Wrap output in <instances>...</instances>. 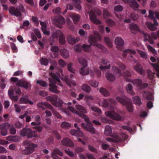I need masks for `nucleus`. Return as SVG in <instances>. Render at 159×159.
<instances>
[{"instance_id": "obj_1", "label": "nucleus", "mask_w": 159, "mask_h": 159, "mask_svg": "<svg viewBox=\"0 0 159 159\" xmlns=\"http://www.w3.org/2000/svg\"><path fill=\"white\" fill-rule=\"evenodd\" d=\"M77 110L79 112L77 111L76 109L72 107H68L67 109L66 108H62V110L65 113L68 115H69L70 114V112L68 110H69L72 112L76 114H78L80 116L83 118L85 121L88 124L83 123L81 124V125L86 130L88 131L92 134H94L95 133V129L92 126L93 124L89 120V117L84 113H87V111L84 107L80 105H76L75 106Z\"/></svg>"}, {"instance_id": "obj_2", "label": "nucleus", "mask_w": 159, "mask_h": 159, "mask_svg": "<svg viewBox=\"0 0 159 159\" xmlns=\"http://www.w3.org/2000/svg\"><path fill=\"white\" fill-rule=\"evenodd\" d=\"M109 101L112 104H115L116 103L115 99L113 98H109L108 100L107 99H104L103 100L102 106L105 107H107L110 106L111 109V110L105 111V114L107 116L110 117L112 120H120L121 119L120 116L115 111L116 108L111 104H110Z\"/></svg>"}, {"instance_id": "obj_3", "label": "nucleus", "mask_w": 159, "mask_h": 159, "mask_svg": "<svg viewBox=\"0 0 159 159\" xmlns=\"http://www.w3.org/2000/svg\"><path fill=\"white\" fill-rule=\"evenodd\" d=\"M50 74L52 77L53 79L51 78L49 79V82H50L49 84V90L54 93H58V91L57 89V87L55 84L56 82H57L58 83V84L60 86H62V84L61 83L60 80L57 76L52 73H51Z\"/></svg>"}, {"instance_id": "obj_4", "label": "nucleus", "mask_w": 159, "mask_h": 159, "mask_svg": "<svg viewBox=\"0 0 159 159\" xmlns=\"http://www.w3.org/2000/svg\"><path fill=\"white\" fill-rule=\"evenodd\" d=\"M97 39L96 37L93 36H91L89 40L90 45L84 44L82 46L83 50L87 52H90L91 51V45L96 46L97 47L102 48V46L97 43Z\"/></svg>"}, {"instance_id": "obj_5", "label": "nucleus", "mask_w": 159, "mask_h": 159, "mask_svg": "<svg viewBox=\"0 0 159 159\" xmlns=\"http://www.w3.org/2000/svg\"><path fill=\"white\" fill-rule=\"evenodd\" d=\"M79 61L80 63L83 66L80 70V74L83 75H84L90 73L92 77H94V72H92L91 70L89 71V70L85 69V67L87 66V61L83 58H80L79 59Z\"/></svg>"}, {"instance_id": "obj_6", "label": "nucleus", "mask_w": 159, "mask_h": 159, "mask_svg": "<svg viewBox=\"0 0 159 159\" xmlns=\"http://www.w3.org/2000/svg\"><path fill=\"white\" fill-rule=\"evenodd\" d=\"M117 100L122 105L125 106L127 110L130 112H132L134 110L133 106L131 101L126 98H122L119 97L116 98Z\"/></svg>"}, {"instance_id": "obj_7", "label": "nucleus", "mask_w": 159, "mask_h": 159, "mask_svg": "<svg viewBox=\"0 0 159 159\" xmlns=\"http://www.w3.org/2000/svg\"><path fill=\"white\" fill-rule=\"evenodd\" d=\"M20 134L22 136H27L28 138L39 137L36 131H32L30 128H24L21 131Z\"/></svg>"}, {"instance_id": "obj_8", "label": "nucleus", "mask_w": 159, "mask_h": 159, "mask_svg": "<svg viewBox=\"0 0 159 159\" xmlns=\"http://www.w3.org/2000/svg\"><path fill=\"white\" fill-rule=\"evenodd\" d=\"M25 145L28 147H25V148L22 151V154L25 155H28L32 153L34 150V148L37 146V145L31 143L28 140H26L23 142Z\"/></svg>"}, {"instance_id": "obj_9", "label": "nucleus", "mask_w": 159, "mask_h": 159, "mask_svg": "<svg viewBox=\"0 0 159 159\" xmlns=\"http://www.w3.org/2000/svg\"><path fill=\"white\" fill-rule=\"evenodd\" d=\"M95 12L90 11L89 13V18L91 22L96 24H99L101 23L100 20L97 18L96 13L98 15H100L102 14L101 11L98 9L95 10Z\"/></svg>"}, {"instance_id": "obj_10", "label": "nucleus", "mask_w": 159, "mask_h": 159, "mask_svg": "<svg viewBox=\"0 0 159 159\" xmlns=\"http://www.w3.org/2000/svg\"><path fill=\"white\" fill-rule=\"evenodd\" d=\"M53 38H59V43L61 44H64L65 43V39L62 32L59 30H56V32H53L52 35Z\"/></svg>"}, {"instance_id": "obj_11", "label": "nucleus", "mask_w": 159, "mask_h": 159, "mask_svg": "<svg viewBox=\"0 0 159 159\" xmlns=\"http://www.w3.org/2000/svg\"><path fill=\"white\" fill-rule=\"evenodd\" d=\"M57 97L53 98L49 96L46 97V99L48 101H50L53 105L56 107H61L62 104L63 103V102L62 101H60L59 102H57Z\"/></svg>"}, {"instance_id": "obj_12", "label": "nucleus", "mask_w": 159, "mask_h": 159, "mask_svg": "<svg viewBox=\"0 0 159 159\" xmlns=\"http://www.w3.org/2000/svg\"><path fill=\"white\" fill-rule=\"evenodd\" d=\"M143 34L144 37V41H148L151 44H152L154 43L152 38L156 39L157 38L156 35L154 34H152L151 36L148 34L144 33H143Z\"/></svg>"}, {"instance_id": "obj_13", "label": "nucleus", "mask_w": 159, "mask_h": 159, "mask_svg": "<svg viewBox=\"0 0 159 159\" xmlns=\"http://www.w3.org/2000/svg\"><path fill=\"white\" fill-rule=\"evenodd\" d=\"M75 127L77 129H72L70 131V134L73 135L77 136H81L83 135L82 132L80 130V128H79L77 125V124L75 123L74 125Z\"/></svg>"}, {"instance_id": "obj_14", "label": "nucleus", "mask_w": 159, "mask_h": 159, "mask_svg": "<svg viewBox=\"0 0 159 159\" xmlns=\"http://www.w3.org/2000/svg\"><path fill=\"white\" fill-rule=\"evenodd\" d=\"M53 22L58 28H61L62 27L61 25L65 23V20L63 17L60 16L54 20Z\"/></svg>"}, {"instance_id": "obj_15", "label": "nucleus", "mask_w": 159, "mask_h": 159, "mask_svg": "<svg viewBox=\"0 0 159 159\" xmlns=\"http://www.w3.org/2000/svg\"><path fill=\"white\" fill-rule=\"evenodd\" d=\"M16 85L21 87H23L26 89H27L31 86L30 84L25 80H20L17 83Z\"/></svg>"}, {"instance_id": "obj_16", "label": "nucleus", "mask_w": 159, "mask_h": 159, "mask_svg": "<svg viewBox=\"0 0 159 159\" xmlns=\"http://www.w3.org/2000/svg\"><path fill=\"white\" fill-rule=\"evenodd\" d=\"M125 3H128L130 7L134 10L138 9L139 6L137 2L135 0H122Z\"/></svg>"}, {"instance_id": "obj_17", "label": "nucleus", "mask_w": 159, "mask_h": 159, "mask_svg": "<svg viewBox=\"0 0 159 159\" xmlns=\"http://www.w3.org/2000/svg\"><path fill=\"white\" fill-rule=\"evenodd\" d=\"M62 75V76L61 79L64 81L69 86H71L72 85L75 86L76 85L75 82L68 76L66 75Z\"/></svg>"}, {"instance_id": "obj_18", "label": "nucleus", "mask_w": 159, "mask_h": 159, "mask_svg": "<svg viewBox=\"0 0 159 159\" xmlns=\"http://www.w3.org/2000/svg\"><path fill=\"white\" fill-rule=\"evenodd\" d=\"M37 106L39 108L43 110H45L47 108H48L51 110L52 109V106L47 102H39L37 103Z\"/></svg>"}, {"instance_id": "obj_19", "label": "nucleus", "mask_w": 159, "mask_h": 159, "mask_svg": "<svg viewBox=\"0 0 159 159\" xmlns=\"http://www.w3.org/2000/svg\"><path fill=\"white\" fill-rule=\"evenodd\" d=\"M9 11L11 15L16 16H20L21 15V13L20 11L18 8H15L13 7H11Z\"/></svg>"}, {"instance_id": "obj_20", "label": "nucleus", "mask_w": 159, "mask_h": 159, "mask_svg": "<svg viewBox=\"0 0 159 159\" xmlns=\"http://www.w3.org/2000/svg\"><path fill=\"white\" fill-rule=\"evenodd\" d=\"M102 62L103 64L105 65V66H100V68L102 71H104L105 70L110 69L111 65L110 63V62L107 59H102Z\"/></svg>"}, {"instance_id": "obj_21", "label": "nucleus", "mask_w": 159, "mask_h": 159, "mask_svg": "<svg viewBox=\"0 0 159 159\" xmlns=\"http://www.w3.org/2000/svg\"><path fill=\"white\" fill-rule=\"evenodd\" d=\"M57 155L60 156H63L62 152L57 149H54L53 150V152H52L51 156L53 159H61L58 157Z\"/></svg>"}, {"instance_id": "obj_22", "label": "nucleus", "mask_w": 159, "mask_h": 159, "mask_svg": "<svg viewBox=\"0 0 159 159\" xmlns=\"http://www.w3.org/2000/svg\"><path fill=\"white\" fill-rule=\"evenodd\" d=\"M129 28L131 32L133 34H135L137 32L140 31L139 26L134 23H131L129 24Z\"/></svg>"}, {"instance_id": "obj_23", "label": "nucleus", "mask_w": 159, "mask_h": 159, "mask_svg": "<svg viewBox=\"0 0 159 159\" xmlns=\"http://www.w3.org/2000/svg\"><path fill=\"white\" fill-rule=\"evenodd\" d=\"M143 96L144 98L147 100H152L153 99V96L152 93L149 92L144 91H143Z\"/></svg>"}, {"instance_id": "obj_24", "label": "nucleus", "mask_w": 159, "mask_h": 159, "mask_svg": "<svg viewBox=\"0 0 159 159\" xmlns=\"http://www.w3.org/2000/svg\"><path fill=\"white\" fill-rule=\"evenodd\" d=\"M51 50L54 53L51 54V57L53 58H56L57 57L59 51V48L56 46H53L51 48Z\"/></svg>"}, {"instance_id": "obj_25", "label": "nucleus", "mask_w": 159, "mask_h": 159, "mask_svg": "<svg viewBox=\"0 0 159 159\" xmlns=\"http://www.w3.org/2000/svg\"><path fill=\"white\" fill-rule=\"evenodd\" d=\"M62 144L66 146L72 147L73 145V142L68 138H65L61 141Z\"/></svg>"}, {"instance_id": "obj_26", "label": "nucleus", "mask_w": 159, "mask_h": 159, "mask_svg": "<svg viewBox=\"0 0 159 159\" xmlns=\"http://www.w3.org/2000/svg\"><path fill=\"white\" fill-rule=\"evenodd\" d=\"M134 70L138 73L142 75L143 73V70L142 66L139 64H137L134 67Z\"/></svg>"}, {"instance_id": "obj_27", "label": "nucleus", "mask_w": 159, "mask_h": 159, "mask_svg": "<svg viewBox=\"0 0 159 159\" xmlns=\"http://www.w3.org/2000/svg\"><path fill=\"white\" fill-rule=\"evenodd\" d=\"M112 70L113 73L118 77H120L122 75L120 70L117 67L113 66L112 67Z\"/></svg>"}, {"instance_id": "obj_28", "label": "nucleus", "mask_w": 159, "mask_h": 159, "mask_svg": "<svg viewBox=\"0 0 159 159\" xmlns=\"http://www.w3.org/2000/svg\"><path fill=\"white\" fill-rule=\"evenodd\" d=\"M41 118L39 116L36 115L35 117V122H33L31 123V125L33 126L40 125L41 123L40 122Z\"/></svg>"}, {"instance_id": "obj_29", "label": "nucleus", "mask_w": 159, "mask_h": 159, "mask_svg": "<svg viewBox=\"0 0 159 159\" xmlns=\"http://www.w3.org/2000/svg\"><path fill=\"white\" fill-rule=\"evenodd\" d=\"M20 137L18 136H9L6 138V139L14 142H18L20 140Z\"/></svg>"}, {"instance_id": "obj_30", "label": "nucleus", "mask_w": 159, "mask_h": 159, "mask_svg": "<svg viewBox=\"0 0 159 159\" xmlns=\"http://www.w3.org/2000/svg\"><path fill=\"white\" fill-rule=\"evenodd\" d=\"M115 43L118 46H123L124 44V40L120 37H117L116 38Z\"/></svg>"}, {"instance_id": "obj_31", "label": "nucleus", "mask_w": 159, "mask_h": 159, "mask_svg": "<svg viewBox=\"0 0 159 159\" xmlns=\"http://www.w3.org/2000/svg\"><path fill=\"white\" fill-rule=\"evenodd\" d=\"M61 56L65 58H67L69 57L68 51L66 49H61L60 51Z\"/></svg>"}, {"instance_id": "obj_32", "label": "nucleus", "mask_w": 159, "mask_h": 159, "mask_svg": "<svg viewBox=\"0 0 159 159\" xmlns=\"http://www.w3.org/2000/svg\"><path fill=\"white\" fill-rule=\"evenodd\" d=\"M106 76L107 79L111 82L113 81L115 79V76L111 73H107L106 74Z\"/></svg>"}, {"instance_id": "obj_33", "label": "nucleus", "mask_w": 159, "mask_h": 159, "mask_svg": "<svg viewBox=\"0 0 159 159\" xmlns=\"http://www.w3.org/2000/svg\"><path fill=\"white\" fill-rule=\"evenodd\" d=\"M20 103L21 104H27L28 103L29 99L28 96L25 95L20 99Z\"/></svg>"}, {"instance_id": "obj_34", "label": "nucleus", "mask_w": 159, "mask_h": 159, "mask_svg": "<svg viewBox=\"0 0 159 159\" xmlns=\"http://www.w3.org/2000/svg\"><path fill=\"white\" fill-rule=\"evenodd\" d=\"M67 40L68 43L70 44H74L76 43L75 37L70 35L68 36Z\"/></svg>"}, {"instance_id": "obj_35", "label": "nucleus", "mask_w": 159, "mask_h": 159, "mask_svg": "<svg viewBox=\"0 0 159 159\" xmlns=\"http://www.w3.org/2000/svg\"><path fill=\"white\" fill-rule=\"evenodd\" d=\"M10 127V125L7 122L2 123L0 125V129L1 130H7Z\"/></svg>"}, {"instance_id": "obj_36", "label": "nucleus", "mask_w": 159, "mask_h": 159, "mask_svg": "<svg viewBox=\"0 0 159 159\" xmlns=\"http://www.w3.org/2000/svg\"><path fill=\"white\" fill-rule=\"evenodd\" d=\"M99 91L104 96L107 97L110 95V93L109 92L103 88H101L100 89Z\"/></svg>"}, {"instance_id": "obj_37", "label": "nucleus", "mask_w": 159, "mask_h": 159, "mask_svg": "<svg viewBox=\"0 0 159 159\" xmlns=\"http://www.w3.org/2000/svg\"><path fill=\"white\" fill-rule=\"evenodd\" d=\"M133 87L131 84H129L126 86V89L127 92L131 95L134 94V93L132 90Z\"/></svg>"}, {"instance_id": "obj_38", "label": "nucleus", "mask_w": 159, "mask_h": 159, "mask_svg": "<svg viewBox=\"0 0 159 159\" xmlns=\"http://www.w3.org/2000/svg\"><path fill=\"white\" fill-rule=\"evenodd\" d=\"M133 101L136 105L140 106L141 103V102L140 98L138 96L134 97L133 99Z\"/></svg>"}, {"instance_id": "obj_39", "label": "nucleus", "mask_w": 159, "mask_h": 159, "mask_svg": "<svg viewBox=\"0 0 159 159\" xmlns=\"http://www.w3.org/2000/svg\"><path fill=\"white\" fill-rule=\"evenodd\" d=\"M72 1L75 7L79 10H81V7L80 4V0H72Z\"/></svg>"}, {"instance_id": "obj_40", "label": "nucleus", "mask_w": 159, "mask_h": 159, "mask_svg": "<svg viewBox=\"0 0 159 159\" xmlns=\"http://www.w3.org/2000/svg\"><path fill=\"white\" fill-rule=\"evenodd\" d=\"M128 53L132 54H135L136 53V52L131 49H127L125 50L123 52V56L124 57H125Z\"/></svg>"}, {"instance_id": "obj_41", "label": "nucleus", "mask_w": 159, "mask_h": 159, "mask_svg": "<svg viewBox=\"0 0 159 159\" xmlns=\"http://www.w3.org/2000/svg\"><path fill=\"white\" fill-rule=\"evenodd\" d=\"M133 83L137 86L140 87L142 85V80L139 79H135L132 81Z\"/></svg>"}, {"instance_id": "obj_42", "label": "nucleus", "mask_w": 159, "mask_h": 159, "mask_svg": "<svg viewBox=\"0 0 159 159\" xmlns=\"http://www.w3.org/2000/svg\"><path fill=\"white\" fill-rule=\"evenodd\" d=\"M81 89L82 90L88 93H89L91 91L90 87L87 84H84L82 86Z\"/></svg>"}, {"instance_id": "obj_43", "label": "nucleus", "mask_w": 159, "mask_h": 159, "mask_svg": "<svg viewBox=\"0 0 159 159\" xmlns=\"http://www.w3.org/2000/svg\"><path fill=\"white\" fill-rule=\"evenodd\" d=\"M71 17L74 23L76 24L79 20L80 19L79 16L75 14H73L72 15Z\"/></svg>"}, {"instance_id": "obj_44", "label": "nucleus", "mask_w": 159, "mask_h": 159, "mask_svg": "<svg viewBox=\"0 0 159 159\" xmlns=\"http://www.w3.org/2000/svg\"><path fill=\"white\" fill-rule=\"evenodd\" d=\"M104 41L107 46L111 48L112 47V44L111 39L108 37L104 38Z\"/></svg>"}, {"instance_id": "obj_45", "label": "nucleus", "mask_w": 159, "mask_h": 159, "mask_svg": "<svg viewBox=\"0 0 159 159\" xmlns=\"http://www.w3.org/2000/svg\"><path fill=\"white\" fill-rule=\"evenodd\" d=\"M147 25L149 29L151 30L154 31L156 30L157 29V27L155 26V25L149 22H148L147 23Z\"/></svg>"}, {"instance_id": "obj_46", "label": "nucleus", "mask_w": 159, "mask_h": 159, "mask_svg": "<svg viewBox=\"0 0 159 159\" xmlns=\"http://www.w3.org/2000/svg\"><path fill=\"white\" fill-rule=\"evenodd\" d=\"M62 128L67 129L71 127L70 124L66 122H63L61 125Z\"/></svg>"}, {"instance_id": "obj_47", "label": "nucleus", "mask_w": 159, "mask_h": 159, "mask_svg": "<svg viewBox=\"0 0 159 159\" xmlns=\"http://www.w3.org/2000/svg\"><path fill=\"white\" fill-rule=\"evenodd\" d=\"M103 16L104 18H107L111 16L110 13L106 9H103Z\"/></svg>"}, {"instance_id": "obj_48", "label": "nucleus", "mask_w": 159, "mask_h": 159, "mask_svg": "<svg viewBox=\"0 0 159 159\" xmlns=\"http://www.w3.org/2000/svg\"><path fill=\"white\" fill-rule=\"evenodd\" d=\"M37 83L42 87H47L48 86L47 83L42 80H37Z\"/></svg>"}, {"instance_id": "obj_49", "label": "nucleus", "mask_w": 159, "mask_h": 159, "mask_svg": "<svg viewBox=\"0 0 159 159\" xmlns=\"http://www.w3.org/2000/svg\"><path fill=\"white\" fill-rule=\"evenodd\" d=\"M41 64L42 65L47 66L48 63V61L47 58H42L40 60Z\"/></svg>"}, {"instance_id": "obj_50", "label": "nucleus", "mask_w": 159, "mask_h": 159, "mask_svg": "<svg viewBox=\"0 0 159 159\" xmlns=\"http://www.w3.org/2000/svg\"><path fill=\"white\" fill-rule=\"evenodd\" d=\"M147 73L149 79L151 80H152L154 77V73L150 70H148L147 71Z\"/></svg>"}, {"instance_id": "obj_51", "label": "nucleus", "mask_w": 159, "mask_h": 159, "mask_svg": "<svg viewBox=\"0 0 159 159\" xmlns=\"http://www.w3.org/2000/svg\"><path fill=\"white\" fill-rule=\"evenodd\" d=\"M122 128L128 131L130 134L132 133L133 130L131 127L123 125L122 126Z\"/></svg>"}, {"instance_id": "obj_52", "label": "nucleus", "mask_w": 159, "mask_h": 159, "mask_svg": "<svg viewBox=\"0 0 159 159\" xmlns=\"http://www.w3.org/2000/svg\"><path fill=\"white\" fill-rule=\"evenodd\" d=\"M88 83L91 86L94 87H97L98 85V83L94 81H89Z\"/></svg>"}, {"instance_id": "obj_53", "label": "nucleus", "mask_w": 159, "mask_h": 159, "mask_svg": "<svg viewBox=\"0 0 159 159\" xmlns=\"http://www.w3.org/2000/svg\"><path fill=\"white\" fill-rule=\"evenodd\" d=\"M75 51L78 52H80L81 51V45L78 44L75 45L74 48Z\"/></svg>"}, {"instance_id": "obj_54", "label": "nucleus", "mask_w": 159, "mask_h": 159, "mask_svg": "<svg viewBox=\"0 0 159 159\" xmlns=\"http://www.w3.org/2000/svg\"><path fill=\"white\" fill-rule=\"evenodd\" d=\"M10 132L12 134H15L16 132V130L13 125H10Z\"/></svg>"}, {"instance_id": "obj_55", "label": "nucleus", "mask_w": 159, "mask_h": 159, "mask_svg": "<svg viewBox=\"0 0 159 159\" xmlns=\"http://www.w3.org/2000/svg\"><path fill=\"white\" fill-rule=\"evenodd\" d=\"M121 136L122 137V138L118 140L120 142H121L123 141L126 139L128 138L127 135L125 134L124 133H122L121 134Z\"/></svg>"}, {"instance_id": "obj_56", "label": "nucleus", "mask_w": 159, "mask_h": 159, "mask_svg": "<svg viewBox=\"0 0 159 159\" xmlns=\"http://www.w3.org/2000/svg\"><path fill=\"white\" fill-rule=\"evenodd\" d=\"M116 64L122 70H124L126 68V66L123 63L120 62H117Z\"/></svg>"}, {"instance_id": "obj_57", "label": "nucleus", "mask_w": 159, "mask_h": 159, "mask_svg": "<svg viewBox=\"0 0 159 159\" xmlns=\"http://www.w3.org/2000/svg\"><path fill=\"white\" fill-rule=\"evenodd\" d=\"M101 121L104 123H110L111 122V121L106 117H102L101 118Z\"/></svg>"}, {"instance_id": "obj_58", "label": "nucleus", "mask_w": 159, "mask_h": 159, "mask_svg": "<svg viewBox=\"0 0 159 159\" xmlns=\"http://www.w3.org/2000/svg\"><path fill=\"white\" fill-rule=\"evenodd\" d=\"M130 17L132 20L135 21L137 20L138 16L135 13H132L130 15Z\"/></svg>"}, {"instance_id": "obj_59", "label": "nucleus", "mask_w": 159, "mask_h": 159, "mask_svg": "<svg viewBox=\"0 0 159 159\" xmlns=\"http://www.w3.org/2000/svg\"><path fill=\"white\" fill-rule=\"evenodd\" d=\"M139 53L141 57L145 59H147V57L146 52L139 50Z\"/></svg>"}, {"instance_id": "obj_60", "label": "nucleus", "mask_w": 159, "mask_h": 159, "mask_svg": "<svg viewBox=\"0 0 159 159\" xmlns=\"http://www.w3.org/2000/svg\"><path fill=\"white\" fill-rule=\"evenodd\" d=\"M148 50L154 54H156L157 52L150 45H148L147 46Z\"/></svg>"}, {"instance_id": "obj_61", "label": "nucleus", "mask_w": 159, "mask_h": 159, "mask_svg": "<svg viewBox=\"0 0 159 159\" xmlns=\"http://www.w3.org/2000/svg\"><path fill=\"white\" fill-rule=\"evenodd\" d=\"M72 65V63H69L67 66L68 69L70 72L74 73L75 72V70L71 67Z\"/></svg>"}, {"instance_id": "obj_62", "label": "nucleus", "mask_w": 159, "mask_h": 159, "mask_svg": "<svg viewBox=\"0 0 159 159\" xmlns=\"http://www.w3.org/2000/svg\"><path fill=\"white\" fill-rule=\"evenodd\" d=\"M106 22L109 26H112L115 24L114 21L110 19H107Z\"/></svg>"}, {"instance_id": "obj_63", "label": "nucleus", "mask_w": 159, "mask_h": 159, "mask_svg": "<svg viewBox=\"0 0 159 159\" xmlns=\"http://www.w3.org/2000/svg\"><path fill=\"white\" fill-rule=\"evenodd\" d=\"M91 109L93 111L98 113H100L101 112V110L97 107H91Z\"/></svg>"}, {"instance_id": "obj_64", "label": "nucleus", "mask_w": 159, "mask_h": 159, "mask_svg": "<svg viewBox=\"0 0 159 159\" xmlns=\"http://www.w3.org/2000/svg\"><path fill=\"white\" fill-rule=\"evenodd\" d=\"M34 34H35L39 38H41V35L40 31L38 30L35 29L34 30Z\"/></svg>"}]
</instances>
